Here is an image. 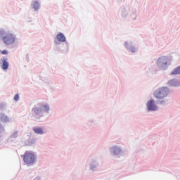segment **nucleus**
<instances>
[{
    "instance_id": "nucleus-7",
    "label": "nucleus",
    "mask_w": 180,
    "mask_h": 180,
    "mask_svg": "<svg viewBox=\"0 0 180 180\" xmlns=\"http://www.w3.org/2000/svg\"><path fill=\"white\" fill-rule=\"evenodd\" d=\"M16 41V34L8 31L6 35L3 37V42L6 46H12Z\"/></svg>"
},
{
    "instance_id": "nucleus-12",
    "label": "nucleus",
    "mask_w": 180,
    "mask_h": 180,
    "mask_svg": "<svg viewBox=\"0 0 180 180\" xmlns=\"http://www.w3.org/2000/svg\"><path fill=\"white\" fill-rule=\"evenodd\" d=\"M0 65H1V69L4 71H6L9 68V62H8V58L4 56L0 59Z\"/></svg>"
},
{
    "instance_id": "nucleus-20",
    "label": "nucleus",
    "mask_w": 180,
    "mask_h": 180,
    "mask_svg": "<svg viewBox=\"0 0 180 180\" xmlns=\"http://www.w3.org/2000/svg\"><path fill=\"white\" fill-rule=\"evenodd\" d=\"M130 17L132 20H136V19H137V10H136V8L132 9Z\"/></svg>"
},
{
    "instance_id": "nucleus-2",
    "label": "nucleus",
    "mask_w": 180,
    "mask_h": 180,
    "mask_svg": "<svg viewBox=\"0 0 180 180\" xmlns=\"http://www.w3.org/2000/svg\"><path fill=\"white\" fill-rule=\"evenodd\" d=\"M153 95L156 98L157 105L161 106L169 105V100L167 98L169 95V88L167 86L159 87L153 91Z\"/></svg>"
},
{
    "instance_id": "nucleus-29",
    "label": "nucleus",
    "mask_w": 180,
    "mask_h": 180,
    "mask_svg": "<svg viewBox=\"0 0 180 180\" xmlns=\"http://www.w3.org/2000/svg\"><path fill=\"white\" fill-rule=\"evenodd\" d=\"M33 180H41V176H37Z\"/></svg>"
},
{
    "instance_id": "nucleus-15",
    "label": "nucleus",
    "mask_w": 180,
    "mask_h": 180,
    "mask_svg": "<svg viewBox=\"0 0 180 180\" xmlns=\"http://www.w3.org/2000/svg\"><path fill=\"white\" fill-rule=\"evenodd\" d=\"M36 141H37V140L35 138H28L25 141L24 145L28 147H32V146L36 144Z\"/></svg>"
},
{
    "instance_id": "nucleus-6",
    "label": "nucleus",
    "mask_w": 180,
    "mask_h": 180,
    "mask_svg": "<svg viewBox=\"0 0 180 180\" xmlns=\"http://www.w3.org/2000/svg\"><path fill=\"white\" fill-rule=\"evenodd\" d=\"M124 47L128 53H131L132 54H136L139 53V47L134 41L128 40L124 42Z\"/></svg>"
},
{
    "instance_id": "nucleus-18",
    "label": "nucleus",
    "mask_w": 180,
    "mask_h": 180,
    "mask_svg": "<svg viewBox=\"0 0 180 180\" xmlns=\"http://www.w3.org/2000/svg\"><path fill=\"white\" fill-rule=\"evenodd\" d=\"M0 120L3 123H7V122H9V117L3 112L0 114Z\"/></svg>"
},
{
    "instance_id": "nucleus-28",
    "label": "nucleus",
    "mask_w": 180,
    "mask_h": 180,
    "mask_svg": "<svg viewBox=\"0 0 180 180\" xmlns=\"http://www.w3.org/2000/svg\"><path fill=\"white\" fill-rule=\"evenodd\" d=\"M25 60H26L27 63H30V58H29V54H26Z\"/></svg>"
},
{
    "instance_id": "nucleus-26",
    "label": "nucleus",
    "mask_w": 180,
    "mask_h": 180,
    "mask_svg": "<svg viewBox=\"0 0 180 180\" xmlns=\"http://www.w3.org/2000/svg\"><path fill=\"white\" fill-rule=\"evenodd\" d=\"M14 101H15V102H18V101H19V94H17L14 96Z\"/></svg>"
},
{
    "instance_id": "nucleus-11",
    "label": "nucleus",
    "mask_w": 180,
    "mask_h": 180,
    "mask_svg": "<svg viewBox=\"0 0 180 180\" xmlns=\"http://www.w3.org/2000/svg\"><path fill=\"white\" fill-rule=\"evenodd\" d=\"M129 12L130 6H122L120 10V13L123 19H126L129 16Z\"/></svg>"
},
{
    "instance_id": "nucleus-8",
    "label": "nucleus",
    "mask_w": 180,
    "mask_h": 180,
    "mask_svg": "<svg viewBox=\"0 0 180 180\" xmlns=\"http://www.w3.org/2000/svg\"><path fill=\"white\" fill-rule=\"evenodd\" d=\"M86 168H88L89 171L92 174L96 172V171L99 169V161L96 159H92L86 165Z\"/></svg>"
},
{
    "instance_id": "nucleus-5",
    "label": "nucleus",
    "mask_w": 180,
    "mask_h": 180,
    "mask_svg": "<svg viewBox=\"0 0 180 180\" xmlns=\"http://www.w3.org/2000/svg\"><path fill=\"white\" fill-rule=\"evenodd\" d=\"M23 157V161L27 165H34L36 164V160H37V158H36V155H34V153L25 151Z\"/></svg>"
},
{
    "instance_id": "nucleus-33",
    "label": "nucleus",
    "mask_w": 180,
    "mask_h": 180,
    "mask_svg": "<svg viewBox=\"0 0 180 180\" xmlns=\"http://www.w3.org/2000/svg\"><path fill=\"white\" fill-rule=\"evenodd\" d=\"M46 84H49V82H46Z\"/></svg>"
},
{
    "instance_id": "nucleus-14",
    "label": "nucleus",
    "mask_w": 180,
    "mask_h": 180,
    "mask_svg": "<svg viewBox=\"0 0 180 180\" xmlns=\"http://www.w3.org/2000/svg\"><path fill=\"white\" fill-rule=\"evenodd\" d=\"M56 40H58V41H60V43H67V38L63 32H58L57 34Z\"/></svg>"
},
{
    "instance_id": "nucleus-19",
    "label": "nucleus",
    "mask_w": 180,
    "mask_h": 180,
    "mask_svg": "<svg viewBox=\"0 0 180 180\" xmlns=\"http://www.w3.org/2000/svg\"><path fill=\"white\" fill-rule=\"evenodd\" d=\"M170 75H180V65L175 68L171 72Z\"/></svg>"
},
{
    "instance_id": "nucleus-16",
    "label": "nucleus",
    "mask_w": 180,
    "mask_h": 180,
    "mask_svg": "<svg viewBox=\"0 0 180 180\" xmlns=\"http://www.w3.org/2000/svg\"><path fill=\"white\" fill-rule=\"evenodd\" d=\"M41 4L39 1H32L31 2V8L34 9V12H37L40 9Z\"/></svg>"
},
{
    "instance_id": "nucleus-13",
    "label": "nucleus",
    "mask_w": 180,
    "mask_h": 180,
    "mask_svg": "<svg viewBox=\"0 0 180 180\" xmlns=\"http://www.w3.org/2000/svg\"><path fill=\"white\" fill-rule=\"evenodd\" d=\"M169 86H174L175 88L180 86V82L178 79H171L167 82Z\"/></svg>"
},
{
    "instance_id": "nucleus-21",
    "label": "nucleus",
    "mask_w": 180,
    "mask_h": 180,
    "mask_svg": "<svg viewBox=\"0 0 180 180\" xmlns=\"http://www.w3.org/2000/svg\"><path fill=\"white\" fill-rule=\"evenodd\" d=\"M8 32H6L4 28H0V40H4V37L6 35Z\"/></svg>"
},
{
    "instance_id": "nucleus-9",
    "label": "nucleus",
    "mask_w": 180,
    "mask_h": 180,
    "mask_svg": "<svg viewBox=\"0 0 180 180\" xmlns=\"http://www.w3.org/2000/svg\"><path fill=\"white\" fill-rule=\"evenodd\" d=\"M157 101L151 98L146 102V111L147 112H157L158 110V106L157 104Z\"/></svg>"
},
{
    "instance_id": "nucleus-27",
    "label": "nucleus",
    "mask_w": 180,
    "mask_h": 180,
    "mask_svg": "<svg viewBox=\"0 0 180 180\" xmlns=\"http://www.w3.org/2000/svg\"><path fill=\"white\" fill-rule=\"evenodd\" d=\"M94 122H95V120H89L87 122L88 126H92V123H94Z\"/></svg>"
},
{
    "instance_id": "nucleus-4",
    "label": "nucleus",
    "mask_w": 180,
    "mask_h": 180,
    "mask_svg": "<svg viewBox=\"0 0 180 180\" xmlns=\"http://www.w3.org/2000/svg\"><path fill=\"white\" fill-rule=\"evenodd\" d=\"M171 65V60L168 56H161L158 59V67L159 70L165 71Z\"/></svg>"
},
{
    "instance_id": "nucleus-1",
    "label": "nucleus",
    "mask_w": 180,
    "mask_h": 180,
    "mask_svg": "<svg viewBox=\"0 0 180 180\" xmlns=\"http://www.w3.org/2000/svg\"><path fill=\"white\" fill-rule=\"evenodd\" d=\"M50 113V105L48 104H43V103H39L35 105L31 110L32 117H33L35 122H46L47 117L46 115Z\"/></svg>"
},
{
    "instance_id": "nucleus-17",
    "label": "nucleus",
    "mask_w": 180,
    "mask_h": 180,
    "mask_svg": "<svg viewBox=\"0 0 180 180\" xmlns=\"http://www.w3.org/2000/svg\"><path fill=\"white\" fill-rule=\"evenodd\" d=\"M32 130L35 134H39L40 136L44 134V129H43L41 127H34Z\"/></svg>"
},
{
    "instance_id": "nucleus-23",
    "label": "nucleus",
    "mask_w": 180,
    "mask_h": 180,
    "mask_svg": "<svg viewBox=\"0 0 180 180\" xmlns=\"http://www.w3.org/2000/svg\"><path fill=\"white\" fill-rule=\"evenodd\" d=\"M1 53L4 56H7V54H9V51H8V50L6 49H4L3 51H1Z\"/></svg>"
},
{
    "instance_id": "nucleus-30",
    "label": "nucleus",
    "mask_w": 180,
    "mask_h": 180,
    "mask_svg": "<svg viewBox=\"0 0 180 180\" xmlns=\"http://www.w3.org/2000/svg\"><path fill=\"white\" fill-rule=\"evenodd\" d=\"M1 106L2 108H4V104H1Z\"/></svg>"
},
{
    "instance_id": "nucleus-22",
    "label": "nucleus",
    "mask_w": 180,
    "mask_h": 180,
    "mask_svg": "<svg viewBox=\"0 0 180 180\" xmlns=\"http://www.w3.org/2000/svg\"><path fill=\"white\" fill-rule=\"evenodd\" d=\"M18 136H19V131L15 130L11 134V135L10 136V139L13 140L15 139H18Z\"/></svg>"
},
{
    "instance_id": "nucleus-10",
    "label": "nucleus",
    "mask_w": 180,
    "mask_h": 180,
    "mask_svg": "<svg viewBox=\"0 0 180 180\" xmlns=\"http://www.w3.org/2000/svg\"><path fill=\"white\" fill-rule=\"evenodd\" d=\"M53 50L56 51H60V53H68L70 51V46H68V42H65V44H62L60 45H55L53 46Z\"/></svg>"
},
{
    "instance_id": "nucleus-31",
    "label": "nucleus",
    "mask_w": 180,
    "mask_h": 180,
    "mask_svg": "<svg viewBox=\"0 0 180 180\" xmlns=\"http://www.w3.org/2000/svg\"><path fill=\"white\" fill-rule=\"evenodd\" d=\"M2 137V135L0 134V139Z\"/></svg>"
},
{
    "instance_id": "nucleus-32",
    "label": "nucleus",
    "mask_w": 180,
    "mask_h": 180,
    "mask_svg": "<svg viewBox=\"0 0 180 180\" xmlns=\"http://www.w3.org/2000/svg\"><path fill=\"white\" fill-rule=\"evenodd\" d=\"M139 1H140V0H136V2H139Z\"/></svg>"
},
{
    "instance_id": "nucleus-3",
    "label": "nucleus",
    "mask_w": 180,
    "mask_h": 180,
    "mask_svg": "<svg viewBox=\"0 0 180 180\" xmlns=\"http://www.w3.org/2000/svg\"><path fill=\"white\" fill-rule=\"evenodd\" d=\"M109 153L114 158H122L125 157L126 150L119 145H114L109 148Z\"/></svg>"
},
{
    "instance_id": "nucleus-25",
    "label": "nucleus",
    "mask_w": 180,
    "mask_h": 180,
    "mask_svg": "<svg viewBox=\"0 0 180 180\" xmlns=\"http://www.w3.org/2000/svg\"><path fill=\"white\" fill-rule=\"evenodd\" d=\"M4 131H5V128H4V126H2V124L0 123V133H4Z\"/></svg>"
},
{
    "instance_id": "nucleus-24",
    "label": "nucleus",
    "mask_w": 180,
    "mask_h": 180,
    "mask_svg": "<svg viewBox=\"0 0 180 180\" xmlns=\"http://www.w3.org/2000/svg\"><path fill=\"white\" fill-rule=\"evenodd\" d=\"M53 43H54L55 46H61V43H60V41H58V40L54 39Z\"/></svg>"
}]
</instances>
